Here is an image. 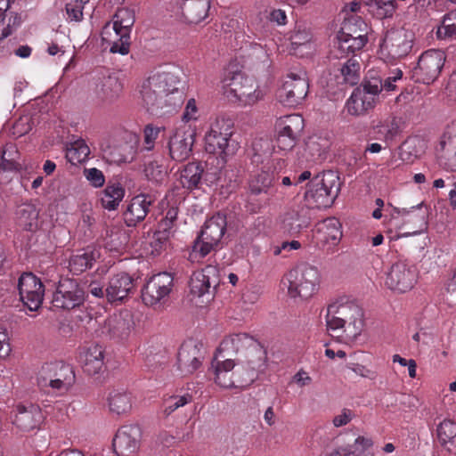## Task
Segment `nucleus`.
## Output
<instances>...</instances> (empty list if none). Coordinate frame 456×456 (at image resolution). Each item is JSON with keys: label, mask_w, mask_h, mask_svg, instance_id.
<instances>
[{"label": "nucleus", "mask_w": 456, "mask_h": 456, "mask_svg": "<svg viewBox=\"0 0 456 456\" xmlns=\"http://www.w3.org/2000/svg\"><path fill=\"white\" fill-rule=\"evenodd\" d=\"M183 71L170 67L150 75L140 86L143 106L152 115L163 116L176 111L184 102Z\"/></svg>", "instance_id": "obj_1"}, {"label": "nucleus", "mask_w": 456, "mask_h": 456, "mask_svg": "<svg viewBox=\"0 0 456 456\" xmlns=\"http://www.w3.org/2000/svg\"><path fill=\"white\" fill-rule=\"evenodd\" d=\"M220 353L233 351L238 354L237 362L240 363L242 372L239 371L243 381L254 382L266 368V352L264 346L253 337L246 333L233 334L224 338L220 346Z\"/></svg>", "instance_id": "obj_2"}, {"label": "nucleus", "mask_w": 456, "mask_h": 456, "mask_svg": "<svg viewBox=\"0 0 456 456\" xmlns=\"http://www.w3.org/2000/svg\"><path fill=\"white\" fill-rule=\"evenodd\" d=\"M362 310L356 303L339 298L328 305L327 330L331 337L344 343L353 342L362 332Z\"/></svg>", "instance_id": "obj_3"}, {"label": "nucleus", "mask_w": 456, "mask_h": 456, "mask_svg": "<svg viewBox=\"0 0 456 456\" xmlns=\"http://www.w3.org/2000/svg\"><path fill=\"white\" fill-rule=\"evenodd\" d=\"M339 190L338 175L333 171H327L311 180L302 202L311 211L328 208L337 198Z\"/></svg>", "instance_id": "obj_4"}, {"label": "nucleus", "mask_w": 456, "mask_h": 456, "mask_svg": "<svg viewBox=\"0 0 456 456\" xmlns=\"http://www.w3.org/2000/svg\"><path fill=\"white\" fill-rule=\"evenodd\" d=\"M226 224L225 216L219 213L208 219L193 243L189 254L190 261L200 262L215 251L225 232Z\"/></svg>", "instance_id": "obj_5"}, {"label": "nucleus", "mask_w": 456, "mask_h": 456, "mask_svg": "<svg viewBox=\"0 0 456 456\" xmlns=\"http://www.w3.org/2000/svg\"><path fill=\"white\" fill-rule=\"evenodd\" d=\"M233 134V122L225 117H216L209 126L205 135V150L211 154H217L222 158L233 155L238 150V143L232 136Z\"/></svg>", "instance_id": "obj_6"}, {"label": "nucleus", "mask_w": 456, "mask_h": 456, "mask_svg": "<svg viewBox=\"0 0 456 456\" xmlns=\"http://www.w3.org/2000/svg\"><path fill=\"white\" fill-rule=\"evenodd\" d=\"M221 91L228 101L242 105L255 104L262 97L256 81L242 73H226L221 81Z\"/></svg>", "instance_id": "obj_7"}, {"label": "nucleus", "mask_w": 456, "mask_h": 456, "mask_svg": "<svg viewBox=\"0 0 456 456\" xmlns=\"http://www.w3.org/2000/svg\"><path fill=\"white\" fill-rule=\"evenodd\" d=\"M319 279V271L316 267L300 264L285 275L282 283L287 288L289 297L307 299L317 290Z\"/></svg>", "instance_id": "obj_8"}, {"label": "nucleus", "mask_w": 456, "mask_h": 456, "mask_svg": "<svg viewBox=\"0 0 456 456\" xmlns=\"http://www.w3.org/2000/svg\"><path fill=\"white\" fill-rule=\"evenodd\" d=\"M75 382L72 368L61 362L45 364L39 372L38 385L47 393L62 395Z\"/></svg>", "instance_id": "obj_9"}, {"label": "nucleus", "mask_w": 456, "mask_h": 456, "mask_svg": "<svg viewBox=\"0 0 456 456\" xmlns=\"http://www.w3.org/2000/svg\"><path fill=\"white\" fill-rule=\"evenodd\" d=\"M380 84L378 80H364L361 87L355 88L346 103V110L349 115L361 116L376 104Z\"/></svg>", "instance_id": "obj_10"}, {"label": "nucleus", "mask_w": 456, "mask_h": 456, "mask_svg": "<svg viewBox=\"0 0 456 456\" xmlns=\"http://www.w3.org/2000/svg\"><path fill=\"white\" fill-rule=\"evenodd\" d=\"M85 301V288L76 280L62 278L59 281L52 298V305L55 308L73 309Z\"/></svg>", "instance_id": "obj_11"}, {"label": "nucleus", "mask_w": 456, "mask_h": 456, "mask_svg": "<svg viewBox=\"0 0 456 456\" xmlns=\"http://www.w3.org/2000/svg\"><path fill=\"white\" fill-rule=\"evenodd\" d=\"M418 280L417 269L413 265L403 261L394 264L387 273L386 286L397 293L411 290Z\"/></svg>", "instance_id": "obj_12"}, {"label": "nucleus", "mask_w": 456, "mask_h": 456, "mask_svg": "<svg viewBox=\"0 0 456 456\" xmlns=\"http://www.w3.org/2000/svg\"><path fill=\"white\" fill-rule=\"evenodd\" d=\"M174 278L169 273L153 275L142 290V299L146 305L163 304L173 288Z\"/></svg>", "instance_id": "obj_13"}, {"label": "nucleus", "mask_w": 456, "mask_h": 456, "mask_svg": "<svg viewBox=\"0 0 456 456\" xmlns=\"http://www.w3.org/2000/svg\"><path fill=\"white\" fill-rule=\"evenodd\" d=\"M411 35L403 28L387 31L380 45L381 53L392 60L405 57L411 50Z\"/></svg>", "instance_id": "obj_14"}, {"label": "nucleus", "mask_w": 456, "mask_h": 456, "mask_svg": "<svg viewBox=\"0 0 456 456\" xmlns=\"http://www.w3.org/2000/svg\"><path fill=\"white\" fill-rule=\"evenodd\" d=\"M308 83L304 76L290 74L277 91L278 101L287 107L299 104L306 96Z\"/></svg>", "instance_id": "obj_15"}, {"label": "nucleus", "mask_w": 456, "mask_h": 456, "mask_svg": "<svg viewBox=\"0 0 456 456\" xmlns=\"http://www.w3.org/2000/svg\"><path fill=\"white\" fill-rule=\"evenodd\" d=\"M18 290L20 301L30 311L37 310L44 298V285L36 275L31 273H23L18 281Z\"/></svg>", "instance_id": "obj_16"}, {"label": "nucleus", "mask_w": 456, "mask_h": 456, "mask_svg": "<svg viewBox=\"0 0 456 456\" xmlns=\"http://www.w3.org/2000/svg\"><path fill=\"white\" fill-rule=\"evenodd\" d=\"M205 358V347L202 343L188 339L179 348L177 366L181 373L189 375L200 368Z\"/></svg>", "instance_id": "obj_17"}, {"label": "nucleus", "mask_w": 456, "mask_h": 456, "mask_svg": "<svg viewBox=\"0 0 456 456\" xmlns=\"http://www.w3.org/2000/svg\"><path fill=\"white\" fill-rule=\"evenodd\" d=\"M445 61V55L440 50L431 49L420 55L415 75L424 84L433 83L439 76Z\"/></svg>", "instance_id": "obj_18"}, {"label": "nucleus", "mask_w": 456, "mask_h": 456, "mask_svg": "<svg viewBox=\"0 0 456 456\" xmlns=\"http://www.w3.org/2000/svg\"><path fill=\"white\" fill-rule=\"evenodd\" d=\"M195 134V131L186 125L174 130L168 141L169 155L172 159L183 161L190 157Z\"/></svg>", "instance_id": "obj_19"}, {"label": "nucleus", "mask_w": 456, "mask_h": 456, "mask_svg": "<svg viewBox=\"0 0 456 456\" xmlns=\"http://www.w3.org/2000/svg\"><path fill=\"white\" fill-rule=\"evenodd\" d=\"M219 282L218 268L215 265H207L192 273L190 281L191 292L198 297L206 294L214 296Z\"/></svg>", "instance_id": "obj_20"}, {"label": "nucleus", "mask_w": 456, "mask_h": 456, "mask_svg": "<svg viewBox=\"0 0 456 456\" xmlns=\"http://www.w3.org/2000/svg\"><path fill=\"white\" fill-rule=\"evenodd\" d=\"M213 366L216 383L224 388L244 387L252 383L240 379L239 371H243L240 363L235 364L232 359L217 361Z\"/></svg>", "instance_id": "obj_21"}, {"label": "nucleus", "mask_w": 456, "mask_h": 456, "mask_svg": "<svg viewBox=\"0 0 456 456\" xmlns=\"http://www.w3.org/2000/svg\"><path fill=\"white\" fill-rule=\"evenodd\" d=\"M141 430L137 426H125L117 432L113 439L114 451L118 456H134L140 446Z\"/></svg>", "instance_id": "obj_22"}, {"label": "nucleus", "mask_w": 456, "mask_h": 456, "mask_svg": "<svg viewBox=\"0 0 456 456\" xmlns=\"http://www.w3.org/2000/svg\"><path fill=\"white\" fill-rule=\"evenodd\" d=\"M312 219V211L300 202L288 209L282 216V228L290 234H297L308 227Z\"/></svg>", "instance_id": "obj_23"}, {"label": "nucleus", "mask_w": 456, "mask_h": 456, "mask_svg": "<svg viewBox=\"0 0 456 456\" xmlns=\"http://www.w3.org/2000/svg\"><path fill=\"white\" fill-rule=\"evenodd\" d=\"M134 289L133 278L126 273H118L111 276L105 289L109 302H122Z\"/></svg>", "instance_id": "obj_24"}, {"label": "nucleus", "mask_w": 456, "mask_h": 456, "mask_svg": "<svg viewBox=\"0 0 456 456\" xmlns=\"http://www.w3.org/2000/svg\"><path fill=\"white\" fill-rule=\"evenodd\" d=\"M134 327L132 314L128 311L110 316L104 323V332L113 338H126Z\"/></svg>", "instance_id": "obj_25"}, {"label": "nucleus", "mask_w": 456, "mask_h": 456, "mask_svg": "<svg viewBox=\"0 0 456 456\" xmlns=\"http://www.w3.org/2000/svg\"><path fill=\"white\" fill-rule=\"evenodd\" d=\"M102 39L110 45L113 53L127 54L130 49V35H123V30L108 22L102 30Z\"/></svg>", "instance_id": "obj_26"}, {"label": "nucleus", "mask_w": 456, "mask_h": 456, "mask_svg": "<svg viewBox=\"0 0 456 456\" xmlns=\"http://www.w3.org/2000/svg\"><path fill=\"white\" fill-rule=\"evenodd\" d=\"M152 204L151 196L140 194L134 197L124 213L125 222L128 226H134L147 216Z\"/></svg>", "instance_id": "obj_27"}, {"label": "nucleus", "mask_w": 456, "mask_h": 456, "mask_svg": "<svg viewBox=\"0 0 456 456\" xmlns=\"http://www.w3.org/2000/svg\"><path fill=\"white\" fill-rule=\"evenodd\" d=\"M178 7L184 21L190 24H198L208 17L210 3L209 0L181 2Z\"/></svg>", "instance_id": "obj_28"}, {"label": "nucleus", "mask_w": 456, "mask_h": 456, "mask_svg": "<svg viewBox=\"0 0 456 456\" xmlns=\"http://www.w3.org/2000/svg\"><path fill=\"white\" fill-rule=\"evenodd\" d=\"M84 370L89 375L99 373L104 365V352L100 345H91L81 354Z\"/></svg>", "instance_id": "obj_29"}, {"label": "nucleus", "mask_w": 456, "mask_h": 456, "mask_svg": "<svg viewBox=\"0 0 456 456\" xmlns=\"http://www.w3.org/2000/svg\"><path fill=\"white\" fill-rule=\"evenodd\" d=\"M18 412L15 416L14 423L24 431H29L39 426L43 419V414L40 408L30 404L28 407L18 406Z\"/></svg>", "instance_id": "obj_30"}, {"label": "nucleus", "mask_w": 456, "mask_h": 456, "mask_svg": "<svg viewBox=\"0 0 456 456\" xmlns=\"http://www.w3.org/2000/svg\"><path fill=\"white\" fill-rule=\"evenodd\" d=\"M289 39L291 54L305 57L313 52L312 34L305 28L297 27L290 35Z\"/></svg>", "instance_id": "obj_31"}, {"label": "nucleus", "mask_w": 456, "mask_h": 456, "mask_svg": "<svg viewBox=\"0 0 456 456\" xmlns=\"http://www.w3.org/2000/svg\"><path fill=\"white\" fill-rule=\"evenodd\" d=\"M108 407L111 413L126 415L133 407V397L130 393L123 389H113L107 397Z\"/></svg>", "instance_id": "obj_32"}, {"label": "nucleus", "mask_w": 456, "mask_h": 456, "mask_svg": "<svg viewBox=\"0 0 456 456\" xmlns=\"http://www.w3.org/2000/svg\"><path fill=\"white\" fill-rule=\"evenodd\" d=\"M423 204H418L411 208L396 209V213L401 216L405 223H412L413 230L407 232L410 235L419 234L427 228L426 211L422 209Z\"/></svg>", "instance_id": "obj_33"}, {"label": "nucleus", "mask_w": 456, "mask_h": 456, "mask_svg": "<svg viewBox=\"0 0 456 456\" xmlns=\"http://www.w3.org/2000/svg\"><path fill=\"white\" fill-rule=\"evenodd\" d=\"M341 224L336 218L324 220L317 229V240L324 244L335 246L342 237Z\"/></svg>", "instance_id": "obj_34"}, {"label": "nucleus", "mask_w": 456, "mask_h": 456, "mask_svg": "<svg viewBox=\"0 0 456 456\" xmlns=\"http://www.w3.org/2000/svg\"><path fill=\"white\" fill-rule=\"evenodd\" d=\"M330 140L326 136L313 134L305 142V156L310 161H320L325 158L330 148Z\"/></svg>", "instance_id": "obj_35"}, {"label": "nucleus", "mask_w": 456, "mask_h": 456, "mask_svg": "<svg viewBox=\"0 0 456 456\" xmlns=\"http://www.w3.org/2000/svg\"><path fill=\"white\" fill-rule=\"evenodd\" d=\"M275 182L273 175H269L268 171H260L253 174L248 182V193L253 196L266 194L273 187Z\"/></svg>", "instance_id": "obj_36"}, {"label": "nucleus", "mask_w": 456, "mask_h": 456, "mask_svg": "<svg viewBox=\"0 0 456 456\" xmlns=\"http://www.w3.org/2000/svg\"><path fill=\"white\" fill-rule=\"evenodd\" d=\"M39 212L31 203L20 205L16 211V220L20 227L27 231H34L38 226Z\"/></svg>", "instance_id": "obj_37"}, {"label": "nucleus", "mask_w": 456, "mask_h": 456, "mask_svg": "<svg viewBox=\"0 0 456 456\" xmlns=\"http://www.w3.org/2000/svg\"><path fill=\"white\" fill-rule=\"evenodd\" d=\"M369 27L360 16H351L346 18L342 24L338 37H357L362 39H368Z\"/></svg>", "instance_id": "obj_38"}, {"label": "nucleus", "mask_w": 456, "mask_h": 456, "mask_svg": "<svg viewBox=\"0 0 456 456\" xmlns=\"http://www.w3.org/2000/svg\"><path fill=\"white\" fill-rule=\"evenodd\" d=\"M20 159V154L14 144H5L2 150L0 169L4 172H20L23 167Z\"/></svg>", "instance_id": "obj_39"}, {"label": "nucleus", "mask_w": 456, "mask_h": 456, "mask_svg": "<svg viewBox=\"0 0 456 456\" xmlns=\"http://www.w3.org/2000/svg\"><path fill=\"white\" fill-rule=\"evenodd\" d=\"M276 126L280 133H285L298 140L305 126L304 118L299 114L288 115L280 118Z\"/></svg>", "instance_id": "obj_40"}, {"label": "nucleus", "mask_w": 456, "mask_h": 456, "mask_svg": "<svg viewBox=\"0 0 456 456\" xmlns=\"http://www.w3.org/2000/svg\"><path fill=\"white\" fill-rule=\"evenodd\" d=\"M203 171L201 163H188L180 174V182L183 187L190 190L196 188L202 178Z\"/></svg>", "instance_id": "obj_41"}, {"label": "nucleus", "mask_w": 456, "mask_h": 456, "mask_svg": "<svg viewBox=\"0 0 456 456\" xmlns=\"http://www.w3.org/2000/svg\"><path fill=\"white\" fill-rule=\"evenodd\" d=\"M125 195L123 187L118 183L109 184L101 192L102 206L108 210L116 209Z\"/></svg>", "instance_id": "obj_42"}, {"label": "nucleus", "mask_w": 456, "mask_h": 456, "mask_svg": "<svg viewBox=\"0 0 456 456\" xmlns=\"http://www.w3.org/2000/svg\"><path fill=\"white\" fill-rule=\"evenodd\" d=\"M423 146V142L418 137L407 139L400 147L401 159L407 163L413 162L422 154Z\"/></svg>", "instance_id": "obj_43"}, {"label": "nucleus", "mask_w": 456, "mask_h": 456, "mask_svg": "<svg viewBox=\"0 0 456 456\" xmlns=\"http://www.w3.org/2000/svg\"><path fill=\"white\" fill-rule=\"evenodd\" d=\"M90 153V149L84 140H76L67 145L66 159L72 165L84 162Z\"/></svg>", "instance_id": "obj_44"}, {"label": "nucleus", "mask_w": 456, "mask_h": 456, "mask_svg": "<svg viewBox=\"0 0 456 456\" xmlns=\"http://www.w3.org/2000/svg\"><path fill=\"white\" fill-rule=\"evenodd\" d=\"M369 8V11L379 19L391 18L396 5L395 0H363Z\"/></svg>", "instance_id": "obj_45"}, {"label": "nucleus", "mask_w": 456, "mask_h": 456, "mask_svg": "<svg viewBox=\"0 0 456 456\" xmlns=\"http://www.w3.org/2000/svg\"><path fill=\"white\" fill-rule=\"evenodd\" d=\"M96 259L94 251H83L73 255L69 262V270L74 274H79L88 268H91Z\"/></svg>", "instance_id": "obj_46"}, {"label": "nucleus", "mask_w": 456, "mask_h": 456, "mask_svg": "<svg viewBox=\"0 0 456 456\" xmlns=\"http://www.w3.org/2000/svg\"><path fill=\"white\" fill-rule=\"evenodd\" d=\"M122 87L123 86L117 77L109 76L102 80L100 88L97 89V94L104 101H112L118 96Z\"/></svg>", "instance_id": "obj_47"}, {"label": "nucleus", "mask_w": 456, "mask_h": 456, "mask_svg": "<svg viewBox=\"0 0 456 456\" xmlns=\"http://www.w3.org/2000/svg\"><path fill=\"white\" fill-rule=\"evenodd\" d=\"M337 40L336 56L342 58L345 53H354L361 50L366 45L368 39H362L357 37H337Z\"/></svg>", "instance_id": "obj_48"}, {"label": "nucleus", "mask_w": 456, "mask_h": 456, "mask_svg": "<svg viewBox=\"0 0 456 456\" xmlns=\"http://www.w3.org/2000/svg\"><path fill=\"white\" fill-rule=\"evenodd\" d=\"M442 159L446 169L456 172V135L448 136L441 142Z\"/></svg>", "instance_id": "obj_49"}, {"label": "nucleus", "mask_w": 456, "mask_h": 456, "mask_svg": "<svg viewBox=\"0 0 456 456\" xmlns=\"http://www.w3.org/2000/svg\"><path fill=\"white\" fill-rule=\"evenodd\" d=\"M135 21L134 11L128 8L118 9L110 23L123 30V35H130L131 28Z\"/></svg>", "instance_id": "obj_50"}, {"label": "nucleus", "mask_w": 456, "mask_h": 456, "mask_svg": "<svg viewBox=\"0 0 456 456\" xmlns=\"http://www.w3.org/2000/svg\"><path fill=\"white\" fill-rule=\"evenodd\" d=\"M436 37L439 39H449L456 37V9L446 13L437 28Z\"/></svg>", "instance_id": "obj_51"}, {"label": "nucleus", "mask_w": 456, "mask_h": 456, "mask_svg": "<svg viewBox=\"0 0 456 456\" xmlns=\"http://www.w3.org/2000/svg\"><path fill=\"white\" fill-rule=\"evenodd\" d=\"M360 64L355 56L349 58L340 68L341 75L346 83L354 85L359 79Z\"/></svg>", "instance_id": "obj_52"}, {"label": "nucleus", "mask_w": 456, "mask_h": 456, "mask_svg": "<svg viewBox=\"0 0 456 456\" xmlns=\"http://www.w3.org/2000/svg\"><path fill=\"white\" fill-rule=\"evenodd\" d=\"M403 72L399 69H395L392 72V75L387 77L385 79H382L379 76L373 74L372 72H369L365 80H378L380 84V88L379 90V94L382 90L386 91H394L396 88L395 83L402 79Z\"/></svg>", "instance_id": "obj_53"}, {"label": "nucleus", "mask_w": 456, "mask_h": 456, "mask_svg": "<svg viewBox=\"0 0 456 456\" xmlns=\"http://www.w3.org/2000/svg\"><path fill=\"white\" fill-rule=\"evenodd\" d=\"M376 134L377 138L389 143L394 140L398 134V124L395 118H393L389 122L377 126Z\"/></svg>", "instance_id": "obj_54"}, {"label": "nucleus", "mask_w": 456, "mask_h": 456, "mask_svg": "<svg viewBox=\"0 0 456 456\" xmlns=\"http://www.w3.org/2000/svg\"><path fill=\"white\" fill-rule=\"evenodd\" d=\"M144 173L148 180L156 183L164 182L167 176L166 167L157 161L149 162L145 167Z\"/></svg>", "instance_id": "obj_55"}, {"label": "nucleus", "mask_w": 456, "mask_h": 456, "mask_svg": "<svg viewBox=\"0 0 456 456\" xmlns=\"http://www.w3.org/2000/svg\"><path fill=\"white\" fill-rule=\"evenodd\" d=\"M89 0H70L66 4L67 20L69 21H80L83 19V11Z\"/></svg>", "instance_id": "obj_56"}, {"label": "nucleus", "mask_w": 456, "mask_h": 456, "mask_svg": "<svg viewBox=\"0 0 456 456\" xmlns=\"http://www.w3.org/2000/svg\"><path fill=\"white\" fill-rule=\"evenodd\" d=\"M192 396L189 394L171 396L165 401L164 413L168 416L175 411L191 403Z\"/></svg>", "instance_id": "obj_57"}, {"label": "nucleus", "mask_w": 456, "mask_h": 456, "mask_svg": "<svg viewBox=\"0 0 456 456\" xmlns=\"http://www.w3.org/2000/svg\"><path fill=\"white\" fill-rule=\"evenodd\" d=\"M437 436L439 440L445 444L456 436V423L444 419L437 427Z\"/></svg>", "instance_id": "obj_58"}, {"label": "nucleus", "mask_w": 456, "mask_h": 456, "mask_svg": "<svg viewBox=\"0 0 456 456\" xmlns=\"http://www.w3.org/2000/svg\"><path fill=\"white\" fill-rule=\"evenodd\" d=\"M285 167V159L273 156L266 164H265L262 169L264 171H268L269 175H273V181L276 182L281 177V174L283 172Z\"/></svg>", "instance_id": "obj_59"}, {"label": "nucleus", "mask_w": 456, "mask_h": 456, "mask_svg": "<svg viewBox=\"0 0 456 456\" xmlns=\"http://www.w3.org/2000/svg\"><path fill=\"white\" fill-rule=\"evenodd\" d=\"M169 237L165 232L156 231L149 238V245L151 247V253L152 255H159L165 248L168 241Z\"/></svg>", "instance_id": "obj_60"}, {"label": "nucleus", "mask_w": 456, "mask_h": 456, "mask_svg": "<svg viewBox=\"0 0 456 456\" xmlns=\"http://www.w3.org/2000/svg\"><path fill=\"white\" fill-rule=\"evenodd\" d=\"M32 128L31 118L29 116H22L16 120L12 127V134L15 137H20L28 134Z\"/></svg>", "instance_id": "obj_61"}, {"label": "nucleus", "mask_w": 456, "mask_h": 456, "mask_svg": "<svg viewBox=\"0 0 456 456\" xmlns=\"http://www.w3.org/2000/svg\"><path fill=\"white\" fill-rule=\"evenodd\" d=\"M249 56L255 60L256 64L268 67L270 63V56L265 47L261 45H254L251 47Z\"/></svg>", "instance_id": "obj_62"}, {"label": "nucleus", "mask_w": 456, "mask_h": 456, "mask_svg": "<svg viewBox=\"0 0 456 456\" xmlns=\"http://www.w3.org/2000/svg\"><path fill=\"white\" fill-rule=\"evenodd\" d=\"M161 128L152 126H146L143 131V149L151 151L154 148L155 142L159 137Z\"/></svg>", "instance_id": "obj_63"}, {"label": "nucleus", "mask_w": 456, "mask_h": 456, "mask_svg": "<svg viewBox=\"0 0 456 456\" xmlns=\"http://www.w3.org/2000/svg\"><path fill=\"white\" fill-rule=\"evenodd\" d=\"M84 175L90 183L94 187H102L105 183L102 172L95 167L85 169Z\"/></svg>", "instance_id": "obj_64"}]
</instances>
